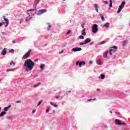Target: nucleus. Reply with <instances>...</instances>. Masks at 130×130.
Returning <instances> with one entry per match:
<instances>
[{
  "instance_id": "1",
  "label": "nucleus",
  "mask_w": 130,
  "mask_h": 130,
  "mask_svg": "<svg viewBox=\"0 0 130 130\" xmlns=\"http://www.w3.org/2000/svg\"><path fill=\"white\" fill-rule=\"evenodd\" d=\"M35 66H36V63L34 61H32L31 59H27L23 64V68L26 72H29V71H32Z\"/></svg>"
},
{
  "instance_id": "2",
  "label": "nucleus",
  "mask_w": 130,
  "mask_h": 130,
  "mask_svg": "<svg viewBox=\"0 0 130 130\" xmlns=\"http://www.w3.org/2000/svg\"><path fill=\"white\" fill-rule=\"evenodd\" d=\"M125 5V1L122 2L118 9V11H117L118 14L120 12H121V10H122L124 8Z\"/></svg>"
},
{
  "instance_id": "3",
  "label": "nucleus",
  "mask_w": 130,
  "mask_h": 130,
  "mask_svg": "<svg viewBox=\"0 0 130 130\" xmlns=\"http://www.w3.org/2000/svg\"><path fill=\"white\" fill-rule=\"evenodd\" d=\"M32 50H29L27 52L25 53L24 55L22 57L23 59H26L28 58L30 56V54H31V52Z\"/></svg>"
},
{
  "instance_id": "4",
  "label": "nucleus",
  "mask_w": 130,
  "mask_h": 130,
  "mask_svg": "<svg viewBox=\"0 0 130 130\" xmlns=\"http://www.w3.org/2000/svg\"><path fill=\"white\" fill-rule=\"evenodd\" d=\"M98 31V25L96 24H94L92 27V32L95 34Z\"/></svg>"
},
{
  "instance_id": "5",
  "label": "nucleus",
  "mask_w": 130,
  "mask_h": 130,
  "mask_svg": "<svg viewBox=\"0 0 130 130\" xmlns=\"http://www.w3.org/2000/svg\"><path fill=\"white\" fill-rule=\"evenodd\" d=\"M115 124L119 125H122L123 124H125L124 122H120V120L117 119L115 120Z\"/></svg>"
},
{
  "instance_id": "6",
  "label": "nucleus",
  "mask_w": 130,
  "mask_h": 130,
  "mask_svg": "<svg viewBox=\"0 0 130 130\" xmlns=\"http://www.w3.org/2000/svg\"><path fill=\"white\" fill-rule=\"evenodd\" d=\"M3 18L4 20V21L6 22V25L5 26V28H7L8 27V26H9V19H8V18H6V16H3Z\"/></svg>"
},
{
  "instance_id": "7",
  "label": "nucleus",
  "mask_w": 130,
  "mask_h": 130,
  "mask_svg": "<svg viewBox=\"0 0 130 130\" xmlns=\"http://www.w3.org/2000/svg\"><path fill=\"white\" fill-rule=\"evenodd\" d=\"M46 12H47V10H46V9L40 10L39 11L38 15L39 16L40 15H42V14H44V13H46Z\"/></svg>"
},
{
  "instance_id": "8",
  "label": "nucleus",
  "mask_w": 130,
  "mask_h": 130,
  "mask_svg": "<svg viewBox=\"0 0 130 130\" xmlns=\"http://www.w3.org/2000/svg\"><path fill=\"white\" fill-rule=\"evenodd\" d=\"M82 50V48H79V47H76V48H73L72 49V51L76 52V51H81Z\"/></svg>"
},
{
  "instance_id": "9",
  "label": "nucleus",
  "mask_w": 130,
  "mask_h": 130,
  "mask_svg": "<svg viewBox=\"0 0 130 130\" xmlns=\"http://www.w3.org/2000/svg\"><path fill=\"white\" fill-rule=\"evenodd\" d=\"M2 54L3 55H6L7 54V48H5L3 49Z\"/></svg>"
},
{
  "instance_id": "10",
  "label": "nucleus",
  "mask_w": 130,
  "mask_h": 130,
  "mask_svg": "<svg viewBox=\"0 0 130 130\" xmlns=\"http://www.w3.org/2000/svg\"><path fill=\"white\" fill-rule=\"evenodd\" d=\"M12 107V105H9L8 107H6L4 108V111H8L10 108Z\"/></svg>"
},
{
  "instance_id": "11",
  "label": "nucleus",
  "mask_w": 130,
  "mask_h": 130,
  "mask_svg": "<svg viewBox=\"0 0 130 130\" xmlns=\"http://www.w3.org/2000/svg\"><path fill=\"white\" fill-rule=\"evenodd\" d=\"M85 64H86V63L85 62V61H81L80 62H79L80 68H81L82 67V66H85Z\"/></svg>"
},
{
  "instance_id": "12",
  "label": "nucleus",
  "mask_w": 130,
  "mask_h": 130,
  "mask_svg": "<svg viewBox=\"0 0 130 130\" xmlns=\"http://www.w3.org/2000/svg\"><path fill=\"white\" fill-rule=\"evenodd\" d=\"M50 105H52V106H53V107L56 108L58 106L57 104H56L54 103L51 102V103H50Z\"/></svg>"
},
{
  "instance_id": "13",
  "label": "nucleus",
  "mask_w": 130,
  "mask_h": 130,
  "mask_svg": "<svg viewBox=\"0 0 130 130\" xmlns=\"http://www.w3.org/2000/svg\"><path fill=\"white\" fill-rule=\"evenodd\" d=\"M109 25H110V23L109 22H107L103 27L105 28H108L109 27Z\"/></svg>"
},
{
  "instance_id": "14",
  "label": "nucleus",
  "mask_w": 130,
  "mask_h": 130,
  "mask_svg": "<svg viewBox=\"0 0 130 130\" xmlns=\"http://www.w3.org/2000/svg\"><path fill=\"white\" fill-rule=\"evenodd\" d=\"M7 112L5 111L3 112H2L0 113V117H2V116H4V115H5L6 114Z\"/></svg>"
},
{
  "instance_id": "15",
  "label": "nucleus",
  "mask_w": 130,
  "mask_h": 130,
  "mask_svg": "<svg viewBox=\"0 0 130 130\" xmlns=\"http://www.w3.org/2000/svg\"><path fill=\"white\" fill-rule=\"evenodd\" d=\"M94 7L95 8V9L96 10V12H97V13H98V9H99V7H98V5L97 4H94Z\"/></svg>"
},
{
  "instance_id": "16",
  "label": "nucleus",
  "mask_w": 130,
  "mask_h": 130,
  "mask_svg": "<svg viewBox=\"0 0 130 130\" xmlns=\"http://www.w3.org/2000/svg\"><path fill=\"white\" fill-rule=\"evenodd\" d=\"M108 54V51H105L103 55L104 57H105V58L107 57Z\"/></svg>"
},
{
  "instance_id": "17",
  "label": "nucleus",
  "mask_w": 130,
  "mask_h": 130,
  "mask_svg": "<svg viewBox=\"0 0 130 130\" xmlns=\"http://www.w3.org/2000/svg\"><path fill=\"white\" fill-rule=\"evenodd\" d=\"M84 42H85V44H87L89 43V42H91V40L89 39V38H87L85 40Z\"/></svg>"
},
{
  "instance_id": "18",
  "label": "nucleus",
  "mask_w": 130,
  "mask_h": 130,
  "mask_svg": "<svg viewBox=\"0 0 130 130\" xmlns=\"http://www.w3.org/2000/svg\"><path fill=\"white\" fill-rule=\"evenodd\" d=\"M97 63L98 64H99L100 66H101V64H102V62L101 61V59H98Z\"/></svg>"
},
{
  "instance_id": "19",
  "label": "nucleus",
  "mask_w": 130,
  "mask_h": 130,
  "mask_svg": "<svg viewBox=\"0 0 130 130\" xmlns=\"http://www.w3.org/2000/svg\"><path fill=\"white\" fill-rule=\"evenodd\" d=\"M45 67V64H42L40 66V69L42 70V71H43L44 70V68Z\"/></svg>"
},
{
  "instance_id": "20",
  "label": "nucleus",
  "mask_w": 130,
  "mask_h": 130,
  "mask_svg": "<svg viewBox=\"0 0 130 130\" xmlns=\"http://www.w3.org/2000/svg\"><path fill=\"white\" fill-rule=\"evenodd\" d=\"M110 1V7L112 8V0H109ZM110 8H109V10H110Z\"/></svg>"
},
{
  "instance_id": "21",
  "label": "nucleus",
  "mask_w": 130,
  "mask_h": 130,
  "mask_svg": "<svg viewBox=\"0 0 130 130\" xmlns=\"http://www.w3.org/2000/svg\"><path fill=\"white\" fill-rule=\"evenodd\" d=\"M126 43H127V40L124 41L122 44L123 46H125V45H126Z\"/></svg>"
},
{
  "instance_id": "22",
  "label": "nucleus",
  "mask_w": 130,
  "mask_h": 130,
  "mask_svg": "<svg viewBox=\"0 0 130 130\" xmlns=\"http://www.w3.org/2000/svg\"><path fill=\"white\" fill-rule=\"evenodd\" d=\"M40 2V0H36L35 1V3H36L35 7H36L37 6V5H38L39 4Z\"/></svg>"
},
{
  "instance_id": "23",
  "label": "nucleus",
  "mask_w": 130,
  "mask_h": 130,
  "mask_svg": "<svg viewBox=\"0 0 130 130\" xmlns=\"http://www.w3.org/2000/svg\"><path fill=\"white\" fill-rule=\"evenodd\" d=\"M101 78L103 80H104V79H105V75L104 74H101Z\"/></svg>"
},
{
  "instance_id": "24",
  "label": "nucleus",
  "mask_w": 130,
  "mask_h": 130,
  "mask_svg": "<svg viewBox=\"0 0 130 130\" xmlns=\"http://www.w3.org/2000/svg\"><path fill=\"white\" fill-rule=\"evenodd\" d=\"M106 42L105 41H102L99 43V45H103V44H105Z\"/></svg>"
},
{
  "instance_id": "25",
  "label": "nucleus",
  "mask_w": 130,
  "mask_h": 130,
  "mask_svg": "<svg viewBox=\"0 0 130 130\" xmlns=\"http://www.w3.org/2000/svg\"><path fill=\"white\" fill-rule=\"evenodd\" d=\"M112 51H113V49H111L109 50V52L110 53V55H112Z\"/></svg>"
},
{
  "instance_id": "26",
  "label": "nucleus",
  "mask_w": 130,
  "mask_h": 130,
  "mask_svg": "<svg viewBox=\"0 0 130 130\" xmlns=\"http://www.w3.org/2000/svg\"><path fill=\"white\" fill-rule=\"evenodd\" d=\"M10 64L11 66H15V64H16V63H15V62H14V61H11L10 62Z\"/></svg>"
},
{
  "instance_id": "27",
  "label": "nucleus",
  "mask_w": 130,
  "mask_h": 130,
  "mask_svg": "<svg viewBox=\"0 0 130 130\" xmlns=\"http://www.w3.org/2000/svg\"><path fill=\"white\" fill-rule=\"evenodd\" d=\"M9 52H10V53H14V52H15V50H14L13 49H11L10 50H9Z\"/></svg>"
},
{
  "instance_id": "28",
  "label": "nucleus",
  "mask_w": 130,
  "mask_h": 130,
  "mask_svg": "<svg viewBox=\"0 0 130 130\" xmlns=\"http://www.w3.org/2000/svg\"><path fill=\"white\" fill-rule=\"evenodd\" d=\"M12 71H14V69H9L7 70V72H12Z\"/></svg>"
},
{
  "instance_id": "29",
  "label": "nucleus",
  "mask_w": 130,
  "mask_h": 130,
  "mask_svg": "<svg viewBox=\"0 0 130 130\" xmlns=\"http://www.w3.org/2000/svg\"><path fill=\"white\" fill-rule=\"evenodd\" d=\"M50 28H51V25L49 24L48 26V30H50Z\"/></svg>"
},
{
  "instance_id": "30",
  "label": "nucleus",
  "mask_w": 130,
  "mask_h": 130,
  "mask_svg": "<svg viewBox=\"0 0 130 130\" xmlns=\"http://www.w3.org/2000/svg\"><path fill=\"white\" fill-rule=\"evenodd\" d=\"M42 102H43V101H40V102L38 104L37 106H39V105H40Z\"/></svg>"
},
{
  "instance_id": "31",
  "label": "nucleus",
  "mask_w": 130,
  "mask_h": 130,
  "mask_svg": "<svg viewBox=\"0 0 130 130\" xmlns=\"http://www.w3.org/2000/svg\"><path fill=\"white\" fill-rule=\"evenodd\" d=\"M101 19H102L103 21H105V18H104V16H102L101 17Z\"/></svg>"
},
{
  "instance_id": "32",
  "label": "nucleus",
  "mask_w": 130,
  "mask_h": 130,
  "mask_svg": "<svg viewBox=\"0 0 130 130\" xmlns=\"http://www.w3.org/2000/svg\"><path fill=\"white\" fill-rule=\"evenodd\" d=\"M5 22H0V27H2L3 25H5Z\"/></svg>"
},
{
  "instance_id": "33",
  "label": "nucleus",
  "mask_w": 130,
  "mask_h": 130,
  "mask_svg": "<svg viewBox=\"0 0 130 130\" xmlns=\"http://www.w3.org/2000/svg\"><path fill=\"white\" fill-rule=\"evenodd\" d=\"M79 38L80 39H84V36H80Z\"/></svg>"
},
{
  "instance_id": "34",
  "label": "nucleus",
  "mask_w": 130,
  "mask_h": 130,
  "mask_svg": "<svg viewBox=\"0 0 130 130\" xmlns=\"http://www.w3.org/2000/svg\"><path fill=\"white\" fill-rule=\"evenodd\" d=\"M111 48H113L114 49H117V47H116V46H114L112 47Z\"/></svg>"
},
{
  "instance_id": "35",
  "label": "nucleus",
  "mask_w": 130,
  "mask_h": 130,
  "mask_svg": "<svg viewBox=\"0 0 130 130\" xmlns=\"http://www.w3.org/2000/svg\"><path fill=\"white\" fill-rule=\"evenodd\" d=\"M78 64L80 66V61H77L76 62V66H78Z\"/></svg>"
},
{
  "instance_id": "36",
  "label": "nucleus",
  "mask_w": 130,
  "mask_h": 130,
  "mask_svg": "<svg viewBox=\"0 0 130 130\" xmlns=\"http://www.w3.org/2000/svg\"><path fill=\"white\" fill-rule=\"evenodd\" d=\"M84 44H86V43H85V42L84 43H80V45H84Z\"/></svg>"
},
{
  "instance_id": "37",
  "label": "nucleus",
  "mask_w": 130,
  "mask_h": 130,
  "mask_svg": "<svg viewBox=\"0 0 130 130\" xmlns=\"http://www.w3.org/2000/svg\"><path fill=\"white\" fill-rule=\"evenodd\" d=\"M103 2H104V4H105L106 5H107V4H108V2L107 1H103Z\"/></svg>"
},
{
  "instance_id": "38",
  "label": "nucleus",
  "mask_w": 130,
  "mask_h": 130,
  "mask_svg": "<svg viewBox=\"0 0 130 130\" xmlns=\"http://www.w3.org/2000/svg\"><path fill=\"white\" fill-rule=\"evenodd\" d=\"M32 11H35V10H34V9H33V10L31 9V10H27V12H32Z\"/></svg>"
},
{
  "instance_id": "39",
  "label": "nucleus",
  "mask_w": 130,
  "mask_h": 130,
  "mask_svg": "<svg viewBox=\"0 0 130 130\" xmlns=\"http://www.w3.org/2000/svg\"><path fill=\"white\" fill-rule=\"evenodd\" d=\"M82 35H84V36H86V32L83 31Z\"/></svg>"
},
{
  "instance_id": "40",
  "label": "nucleus",
  "mask_w": 130,
  "mask_h": 130,
  "mask_svg": "<svg viewBox=\"0 0 130 130\" xmlns=\"http://www.w3.org/2000/svg\"><path fill=\"white\" fill-rule=\"evenodd\" d=\"M70 33H71V30H69L67 32V35H69V34H70Z\"/></svg>"
},
{
  "instance_id": "41",
  "label": "nucleus",
  "mask_w": 130,
  "mask_h": 130,
  "mask_svg": "<svg viewBox=\"0 0 130 130\" xmlns=\"http://www.w3.org/2000/svg\"><path fill=\"white\" fill-rule=\"evenodd\" d=\"M38 84H37V85H35L34 86V88H36L37 87H38Z\"/></svg>"
},
{
  "instance_id": "42",
  "label": "nucleus",
  "mask_w": 130,
  "mask_h": 130,
  "mask_svg": "<svg viewBox=\"0 0 130 130\" xmlns=\"http://www.w3.org/2000/svg\"><path fill=\"white\" fill-rule=\"evenodd\" d=\"M12 117L11 116H7V118H8V119H11Z\"/></svg>"
},
{
  "instance_id": "43",
  "label": "nucleus",
  "mask_w": 130,
  "mask_h": 130,
  "mask_svg": "<svg viewBox=\"0 0 130 130\" xmlns=\"http://www.w3.org/2000/svg\"><path fill=\"white\" fill-rule=\"evenodd\" d=\"M46 112H47V113H48V112H49V109H47Z\"/></svg>"
},
{
  "instance_id": "44",
  "label": "nucleus",
  "mask_w": 130,
  "mask_h": 130,
  "mask_svg": "<svg viewBox=\"0 0 130 130\" xmlns=\"http://www.w3.org/2000/svg\"><path fill=\"white\" fill-rule=\"evenodd\" d=\"M35 112H36V110H33L32 111V113H35Z\"/></svg>"
},
{
  "instance_id": "45",
  "label": "nucleus",
  "mask_w": 130,
  "mask_h": 130,
  "mask_svg": "<svg viewBox=\"0 0 130 130\" xmlns=\"http://www.w3.org/2000/svg\"><path fill=\"white\" fill-rule=\"evenodd\" d=\"M16 103H21V101H17L16 102Z\"/></svg>"
},
{
  "instance_id": "46",
  "label": "nucleus",
  "mask_w": 130,
  "mask_h": 130,
  "mask_svg": "<svg viewBox=\"0 0 130 130\" xmlns=\"http://www.w3.org/2000/svg\"><path fill=\"white\" fill-rule=\"evenodd\" d=\"M56 99H58V98H59V96H55Z\"/></svg>"
},
{
  "instance_id": "47",
  "label": "nucleus",
  "mask_w": 130,
  "mask_h": 130,
  "mask_svg": "<svg viewBox=\"0 0 130 130\" xmlns=\"http://www.w3.org/2000/svg\"><path fill=\"white\" fill-rule=\"evenodd\" d=\"M22 21H23V19H21L20 20V23L21 24V23H22Z\"/></svg>"
},
{
  "instance_id": "48",
  "label": "nucleus",
  "mask_w": 130,
  "mask_h": 130,
  "mask_svg": "<svg viewBox=\"0 0 130 130\" xmlns=\"http://www.w3.org/2000/svg\"><path fill=\"white\" fill-rule=\"evenodd\" d=\"M85 31H86V29L85 28H84L82 32H85Z\"/></svg>"
},
{
  "instance_id": "49",
  "label": "nucleus",
  "mask_w": 130,
  "mask_h": 130,
  "mask_svg": "<svg viewBox=\"0 0 130 130\" xmlns=\"http://www.w3.org/2000/svg\"><path fill=\"white\" fill-rule=\"evenodd\" d=\"M12 43L15 44V43H16V42H15V41H12Z\"/></svg>"
},
{
  "instance_id": "50",
  "label": "nucleus",
  "mask_w": 130,
  "mask_h": 130,
  "mask_svg": "<svg viewBox=\"0 0 130 130\" xmlns=\"http://www.w3.org/2000/svg\"><path fill=\"white\" fill-rule=\"evenodd\" d=\"M35 61L36 62V61H38V59H36L35 60Z\"/></svg>"
},
{
  "instance_id": "51",
  "label": "nucleus",
  "mask_w": 130,
  "mask_h": 130,
  "mask_svg": "<svg viewBox=\"0 0 130 130\" xmlns=\"http://www.w3.org/2000/svg\"><path fill=\"white\" fill-rule=\"evenodd\" d=\"M37 85H38V86H39V85H41V83L40 82V83H38Z\"/></svg>"
},
{
  "instance_id": "52",
  "label": "nucleus",
  "mask_w": 130,
  "mask_h": 130,
  "mask_svg": "<svg viewBox=\"0 0 130 130\" xmlns=\"http://www.w3.org/2000/svg\"><path fill=\"white\" fill-rule=\"evenodd\" d=\"M87 101H92V99L87 100Z\"/></svg>"
},
{
  "instance_id": "53",
  "label": "nucleus",
  "mask_w": 130,
  "mask_h": 130,
  "mask_svg": "<svg viewBox=\"0 0 130 130\" xmlns=\"http://www.w3.org/2000/svg\"><path fill=\"white\" fill-rule=\"evenodd\" d=\"M92 100H93V101H95V100H96V98H94V99H92Z\"/></svg>"
},
{
  "instance_id": "54",
  "label": "nucleus",
  "mask_w": 130,
  "mask_h": 130,
  "mask_svg": "<svg viewBox=\"0 0 130 130\" xmlns=\"http://www.w3.org/2000/svg\"><path fill=\"white\" fill-rule=\"evenodd\" d=\"M81 27H82V28H84V25H82L81 26Z\"/></svg>"
},
{
  "instance_id": "55",
  "label": "nucleus",
  "mask_w": 130,
  "mask_h": 130,
  "mask_svg": "<svg viewBox=\"0 0 130 130\" xmlns=\"http://www.w3.org/2000/svg\"><path fill=\"white\" fill-rule=\"evenodd\" d=\"M96 90H97V91H100V89H99V88H98Z\"/></svg>"
},
{
  "instance_id": "56",
  "label": "nucleus",
  "mask_w": 130,
  "mask_h": 130,
  "mask_svg": "<svg viewBox=\"0 0 130 130\" xmlns=\"http://www.w3.org/2000/svg\"><path fill=\"white\" fill-rule=\"evenodd\" d=\"M71 92H72V91L71 90L68 91V93H71Z\"/></svg>"
},
{
  "instance_id": "57",
  "label": "nucleus",
  "mask_w": 130,
  "mask_h": 130,
  "mask_svg": "<svg viewBox=\"0 0 130 130\" xmlns=\"http://www.w3.org/2000/svg\"><path fill=\"white\" fill-rule=\"evenodd\" d=\"M82 25H83V26H85V25H86V23H83Z\"/></svg>"
},
{
  "instance_id": "58",
  "label": "nucleus",
  "mask_w": 130,
  "mask_h": 130,
  "mask_svg": "<svg viewBox=\"0 0 130 130\" xmlns=\"http://www.w3.org/2000/svg\"><path fill=\"white\" fill-rule=\"evenodd\" d=\"M67 95H69V93H68V92H67Z\"/></svg>"
},
{
  "instance_id": "59",
  "label": "nucleus",
  "mask_w": 130,
  "mask_h": 130,
  "mask_svg": "<svg viewBox=\"0 0 130 130\" xmlns=\"http://www.w3.org/2000/svg\"><path fill=\"white\" fill-rule=\"evenodd\" d=\"M61 99H63V96H62V97H61Z\"/></svg>"
},
{
  "instance_id": "60",
  "label": "nucleus",
  "mask_w": 130,
  "mask_h": 130,
  "mask_svg": "<svg viewBox=\"0 0 130 130\" xmlns=\"http://www.w3.org/2000/svg\"><path fill=\"white\" fill-rule=\"evenodd\" d=\"M90 44H93V43H91Z\"/></svg>"
},
{
  "instance_id": "61",
  "label": "nucleus",
  "mask_w": 130,
  "mask_h": 130,
  "mask_svg": "<svg viewBox=\"0 0 130 130\" xmlns=\"http://www.w3.org/2000/svg\"><path fill=\"white\" fill-rule=\"evenodd\" d=\"M62 52H63V51H61V52L60 53H62Z\"/></svg>"
},
{
  "instance_id": "62",
  "label": "nucleus",
  "mask_w": 130,
  "mask_h": 130,
  "mask_svg": "<svg viewBox=\"0 0 130 130\" xmlns=\"http://www.w3.org/2000/svg\"><path fill=\"white\" fill-rule=\"evenodd\" d=\"M110 113H112V111H110Z\"/></svg>"
},
{
  "instance_id": "63",
  "label": "nucleus",
  "mask_w": 130,
  "mask_h": 130,
  "mask_svg": "<svg viewBox=\"0 0 130 130\" xmlns=\"http://www.w3.org/2000/svg\"><path fill=\"white\" fill-rule=\"evenodd\" d=\"M54 91H56V90H54Z\"/></svg>"
},
{
  "instance_id": "64",
  "label": "nucleus",
  "mask_w": 130,
  "mask_h": 130,
  "mask_svg": "<svg viewBox=\"0 0 130 130\" xmlns=\"http://www.w3.org/2000/svg\"><path fill=\"white\" fill-rule=\"evenodd\" d=\"M0 82H1V79H0Z\"/></svg>"
}]
</instances>
